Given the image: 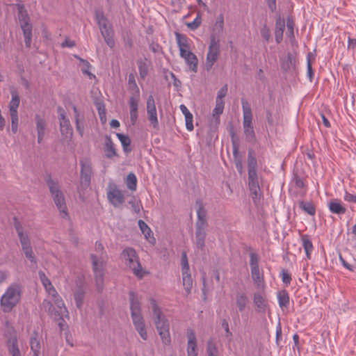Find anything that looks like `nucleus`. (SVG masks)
<instances>
[{"label":"nucleus","mask_w":356,"mask_h":356,"mask_svg":"<svg viewBox=\"0 0 356 356\" xmlns=\"http://www.w3.org/2000/svg\"><path fill=\"white\" fill-rule=\"evenodd\" d=\"M195 204L196 206L197 207V220L195 222V244L197 249L200 250L201 251H203L205 247L207 229L209 227L207 218V212L201 200H197Z\"/></svg>","instance_id":"f257e3e1"},{"label":"nucleus","mask_w":356,"mask_h":356,"mask_svg":"<svg viewBox=\"0 0 356 356\" xmlns=\"http://www.w3.org/2000/svg\"><path fill=\"white\" fill-rule=\"evenodd\" d=\"M52 198L56 207L59 210L61 216L64 218H68L69 214L63 193L62 192L59 194H56V195L52 196Z\"/></svg>","instance_id":"f3484780"},{"label":"nucleus","mask_w":356,"mask_h":356,"mask_svg":"<svg viewBox=\"0 0 356 356\" xmlns=\"http://www.w3.org/2000/svg\"><path fill=\"white\" fill-rule=\"evenodd\" d=\"M202 24V15L200 12L197 13V17L191 22H187L186 24L187 27L191 30H196L198 29Z\"/></svg>","instance_id":"8fccbe9b"},{"label":"nucleus","mask_w":356,"mask_h":356,"mask_svg":"<svg viewBox=\"0 0 356 356\" xmlns=\"http://www.w3.org/2000/svg\"><path fill=\"white\" fill-rule=\"evenodd\" d=\"M39 334L38 331L34 330L30 339L31 349L33 353V356H40V342L38 339Z\"/></svg>","instance_id":"5701e85b"},{"label":"nucleus","mask_w":356,"mask_h":356,"mask_svg":"<svg viewBox=\"0 0 356 356\" xmlns=\"http://www.w3.org/2000/svg\"><path fill=\"white\" fill-rule=\"evenodd\" d=\"M116 136L120 140L123 151L126 154H129L132 151V149L131 147V139L128 136H126L123 134L117 133Z\"/></svg>","instance_id":"c85d7f7f"},{"label":"nucleus","mask_w":356,"mask_h":356,"mask_svg":"<svg viewBox=\"0 0 356 356\" xmlns=\"http://www.w3.org/2000/svg\"><path fill=\"white\" fill-rule=\"evenodd\" d=\"M81 185L83 188H88L91 182L92 174V165L88 160H81Z\"/></svg>","instance_id":"9d476101"},{"label":"nucleus","mask_w":356,"mask_h":356,"mask_svg":"<svg viewBox=\"0 0 356 356\" xmlns=\"http://www.w3.org/2000/svg\"><path fill=\"white\" fill-rule=\"evenodd\" d=\"M74 297L76 307L81 309L85 297L84 289L82 286H78L75 290Z\"/></svg>","instance_id":"c756f323"},{"label":"nucleus","mask_w":356,"mask_h":356,"mask_svg":"<svg viewBox=\"0 0 356 356\" xmlns=\"http://www.w3.org/2000/svg\"><path fill=\"white\" fill-rule=\"evenodd\" d=\"M23 252H24L25 257L31 263V266H33L34 268H37V266H38L37 259H36L35 254L33 251V248H30L29 249H26V250H23Z\"/></svg>","instance_id":"3c124183"},{"label":"nucleus","mask_w":356,"mask_h":356,"mask_svg":"<svg viewBox=\"0 0 356 356\" xmlns=\"http://www.w3.org/2000/svg\"><path fill=\"white\" fill-rule=\"evenodd\" d=\"M21 296V286L17 284L10 285L0 300L2 311L4 313L10 312L20 302Z\"/></svg>","instance_id":"f03ea898"},{"label":"nucleus","mask_w":356,"mask_h":356,"mask_svg":"<svg viewBox=\"0 0 356 356\" xmlns=\"http://www.w3.org/2000/svg\"><path fill=\"white\" fill-rule=\"evenodd\" d=\"M129 302L131 314L142 312L140 300L134 291H129Z\"/></svg>","instance_id":"412c9836"},{"label":"nucleus","mask_w":356,"mask_h":356,"mask_svg":"<svg viewBox=\"0 0 356 356\" xmlns=\"http://www.w3.org/2000/svg\"><path fill=\"white\" fill-rule=\"evenodd\" d=\"M104 149L106 158L113 159L114 156H118V153L115 148L114 143L109 136H106Z\"/></svg>","instance_id":"aec40b11"},{"label":"nucleus","mask_w":356,"mask_h":356,"mask_svg":"<svg viewBox=\"0 0 356 356\" xmlns=\"http://www.w3.org/2000/svg\"><path fill=\"white\" fill-rule=\"evenodd\" d=\"M131 316L132 318L133 324L141 338L144 340H147V334L142 312L131 314Z\"/></svg>","instance_id":"ddd939ff"},{"label":"nucleus","mask_w":356,"mask_h":356,"mask_svg":"<svg viewBox=\"0 0 356 356\" xmlns=\"http://www.w3.org/2000/svg\"><path fill=\"white\" fill-rule=\"evenodd\" d=\"M243 132L245 136V139L248 142L254 143L256 140V136L254 130V127H245L243 128Z\"/></svg>","instance_id":"864d4df0"},{"label":"nucleus","mask_w":356,"mask_h":356,"mask_svg":"<svg viewBox=\"0 0 356 356\" xmlns=\"http://www.w3.org/2000/svg\"><path fill=\"white\" fill-rule=\"evenodd\" d=\"M279 305L280 307H287L289 304V296L286 291L283 290L277 294Z\"/></svg>","instance_id":"4c0bfd02"},{"label":"nucleus","mask_w":356,"mask_h":356,"mask_svg":"<svg viewBox=\"0 0 356 356\" xmlns=\"http://www.w3.org/2000/svg\"><path fill=\"white\" fill-rule=\"evenodd\" d=\"M296 58L291 53H288L286 60L282 64V67L284 70L286 71L291 67H295Z\"/></svg>","instance_id":"58836bf2"},{"label":"nucleus","mask_w":356,"mask_h":356,"mask_svg":"<svg viewBox=\"0 0 356 356\" xmlns=\"http://www.w3.org/2000/svg\"><path fill=\"white\" fill-rule=\"evenodd\" d=\"M54 302L58 309H62L63 311L67 310L63 300L61 299V298L59 296H58L56 298H54Z\"/></svg>","instance_id":"774afa93"},{"label":"nucleus","mask_w":356,"mask_h":356,"mask_svg":"<svg viewBox=\"0 0 356 356\" xmlns=\"http://www.w3.org/2000/svg\"><path fill=\"white\" fill-rule=\"evenodd\" d=\"M37 133L45 134L46 121L39 114L35 115Z\"/></svg>","instance_id":"37998d69"},{"label":"nucleus","mask_w":356,"mask_h":356,"mask_svg":"<svg viewBox=\"0 0 356 356\" xmlns=\"http://www.w3.org/2000/svg\"><path fill=\"white\" fill-rule=\"evenodd\" d=\"M38 275L42 285L44 286L46 290L52 286L51 281L46 276L45 273L42 270H40L38 272Z\"/></svg>","instance_id":"bf43d9fd"},{"label":"nucleus","mask_w":356,"mask_h":356,"mask_svg":"<svg viewBox=\"0 0 356 356\" xmlns=\"http://www.w3.org/2000/svg\"><path fill=\"white\" fill-rule=\"evenodd\" d=\"M147 113L150 124L156 129H159V124L157 118L155 100L153 95H150L147 99Z\"/></svg>","instance_id":"9b49d317"},{"label":"nucleus","mask_w":356,"mask_h":356,"mask_svg":"<svg viewBox=\"0 0 356 356\" xmlns=\"http://www.w3.org/2000/svg\"><path fill=\"white\" fill-rule=\"evenodd\" d=\"M13 220H14V227L16 229L18 237L19 238V241L22 245V250L32 248L29 237L26 234L24 233V229H23L22 225L20 223V222L18 220V219L16 217H15L13 218Z\"/></svg>","instance_id":"2eb2a0df"},{"label":"nucleus","mask_w":356,"mask_h":356,"mask_svg":"<svg viewBox=\"0 0 356 356\" xmlns=\"http://www.w3.org/2000/svg\"><path fill=\"white\" fill-rule=\"evenodd\" d=\"M285 28V20L280 16L276 19L275 30L284 31Z\"/></svg>","instance_id":"338daca9"},{"label":"nucleus","mask_w":356,"mask_h":356,"mask_svg":"<svg viewBox=\"0 0 356 356\" xmlns=\"http://www.w3.org/2000/svg\"><path fill=\"white\" fill-rule=\"evenodd\" d=\"M175 36L177 40V43L179 49H190V45L188 42V40L186 35L179 33V32H175Z\"/></svg>","instance_id":"e433bc0d"},{"label":"nucleus","mask_w":356,"mask_h":356,"mask_svg":"<svg viewBox=\"0 0 356 356\" xmlns=\"http://www.w3.org/2000/svg\"><path fill=\"white\" fill-rule=\"evenodd\" d=\"M150 302L152 307L154 320H160L163 318H165V316L163 315L160 307L156 303V301L154 298H151Z\"/></svg>","instance_id":"ea45409f"},{"label":"nucleus","mask_w":356,"mask_h":356,"mask_svg":"<svg viewBox=\"0 0 356 356\" xmlns=\"http://www.w3.org/2000/svg\"><path fill=\"white\" fill-rule=\"evenodd\" d=\"M242 108H243V127H252V113L250 106L248 102L242 99Z\"/></svg>","instance_id":"a211bd4d"},{"label":"nucleus","mask_w":356,"mask_h":356,"mask_svg":"<svg viewBox=\"0 0 356 356\" xmlns=\"http://www.w3.org/2000/svg\"><path fill=\"white\" fill-rule=\"evenodd\" d=\"M138 226L149 243L152 245H154L156 243V238L154 237L152 232L148 225L143 220H139Z\"/></svg>","instance_id":"4be33fe9"},{"label":"nucleus","mask_w":356,"mask_h":356,"mask_svg":"<svg viewBox=\"0 0 356 356\" xmlns=\"http://www.w3.org/2000/svg\"><path fill=\"white\" fill-rule=\"evenodd\" d=\"M7 338L6 346L10 355L12 356H22L18 346L17 332L14 327H11L5 333Z\"/></svg>","instance_id":"1a4fd4ad"},{"label":"nucleus","mask_w":356,"mask_h":356,"mask_svg":"<svg viewBox=\"0 0 356 356\" xmlns=\"http://www.w3.org/2000/svg\"><path fill=\"white\" fill-rule=\"evenodd\" d=\"M207 353L208 356H218V348L212 339H209L207 342Z\"/></svg>","instance_id":"603ef678"},{"label":"nucleus","mask_w":356,"mask_h":356,"mask_svg":"<svg viewBox=\"0 0 356 356\" xmlns=\"http://www.w3.org/2000/svg\"><path fill=\"white\" fill-rule=\"evenodd\" d=\"M248 297L245 293H238L236 295V305L240 312H243L246 306Z\"/></svg>","instance_id":"a18cd8bd"},{"label":"nucleus","mask_w":356,"mask_h":356,"mask_svg":"<svg viewBox=\"0 0 356 356\" xmlns=\"http://www.w3.org/2000/svg\"><path fill=\"white\" fill-rule=\"evenodd\" d=\"M12 99L9 104L10 114H18L17 108L19 105V96L16 90L11 91Z\"/></svg>","instance_id":"bb28decb"},{"label":"nucleus","mask_w":356,"mask_h":356,"mask_svg":"<svg viewBox=\"0 0 356 356\" xmlns=\"http://www.w3.org/2000/svg\"><path fill=\"white\" fill-rule=\"evenodd\" d=\"M140 100V94H134L129 99L130 120L134 125L138 119V108Z\"/></svg>","instance_id":"dca6fc26"},{"label":"nucleus","mask_w":356,"mask_h":356,"mask_svg":"<svg viewBox=\"0 0 356 356\" xmlns=\"http://www.w3.org/2000/svg\"><path fill=\"white\" fill-rule=\"evenodd\" d=\"M225 106L224 101L216 100V106L213 110V117L219 116L220 114L223 113Z\"/></svg>","instance_id":"13d9d810"},{"label":"nucleus","mask_w":356,"mask_h":356,"mask_svg":"<svg viewBox=\"0 0 356 356\" xmlns=\"http://www.w3.org/2000/svg\"><path fill=\"white\" fill-rule=\"evenodd\" d=\"M109 188L112 189L107 193L108 200L114 207L118 208L124 202V195L115 185L110 186Z\"/></svg>","instance_id":"4468645a"},{"label":"nucleus","mask_w":356,"mask_h":356,"mask_svg":"<svg viewBox=\"0 0 356 356\" xmlns=\"http://www.w3.org/2000/svg\"><path fill=\"white\" fill-rule=\"evenodd\" d=\"M67 311H63L62 309H57L54 307V309L51 310V312H49V315L54 319V321H63V315L67 313Z\"/></svg>","instance_id":"5fc2aeb1"},{"label":"nucleus","mask_w":356,"mask_h":356,"mask_svg":"<svg viewBox=\"0 0 356 356\" xmlns=\"http://www.w3.org/2000/svg\"><path fill=\"white\" fill-rule=\"evenodd\" d=\"M157 332L170 330V323L168 320L163 318L160 320H154Z\"/></svg>","instance_id":"c03bdc74"},{"label":"nucleus","mask_w":356,"mask_h":356,"mask_svg":"<svg viewBox=\"0 0 356 356\" xmlns=\"http://www.w3.org/2000/svg\"><path fill=\"white\" fill-rule=\"evenodd\" d=\"M183 286L187 295L190 294L193 287V279L189 271L182 272Z\"/></svg>","instance_id":"2f4dec72"},{"label":"nucleus","mask_w":356,"mask_h":356,"mask_svg":"<svg viewBox=\"0 0 356 356\" xmlns=\"http://www.w3.org/2000/svg\"><path fill=\"white\" fill-rule=\"evenodd\" d=\"M251 197L254 203L257 205L261 199V191L260 188L250 189Z\"/></svg>","instance_id":"6e6d98bb"},{"label":"nucleus","mask_w":356,"mask_h":356,"mask_svg":"<svg viewBox=\"0 0 356 356\" xmlns=\"http://www.w3.org/2000/svg\"><path fill=\"white\" fill-rule=\"evenodd\" d=\"M12 131L16 134L18 129V114H10Z\"/></svg>","instance_id":"0e129e2a"},{"label":"nucleus","mask_w":356,"mask_h":356,"mask_svg":"<svg viewBox=\"0 0 356 356\" xmlns=\"http://www.w3.org/2000/svg\"><path fill=\"white\" fill-rule=\"evenodd\" d=\"M146 60L147 59H145V60L141 59L137 60L140 76L143 79H144L148 74V66Z\"/></svg>","instance_id":"79ce46f5"},{"label":"nucleus","mask_w":356,"mask_h":356,"mask_svg":"<svg viewBox=\"0 0 356 356\" xmlns=\"http://www.w3.org/2000/svg\"><path fill=\"white\" fill-rule=\"evenodd\" d=\"M18 10V19L24 37L25 46L30 48L32 41V24L30 23V17L24 4H17Z\"/></svg>","instance_id":"7ed1b4c3"},{"label":"nucleus","mask_w":356,"mask_h":356,"mask_svg":"<svg viewBox=\"0 0 356 356\" xmlns=\"http://www.w3.org/2000/svg\"><path fill=\"white\" fill-rule=\"evenodd\" d=\"M61 143L69 145L73 136V129L68 118L59 120Z\"/></svg>","instance_id":"f8f14e48"},{"label":"nucleus","mask_w":356,"mask_h":356,"mask_svg":"<svg viewBox=\"0 0 356 356\" xmlns=\"http://www.w3.org/2000/svg\"><path fill=\"white\" fill-rule=\"evenodd\" d=\"M74 57L77 60H79L81 63H82L83 64H85V67L81 68V72L83 74H87L88 76H89V77L90 79L92 77H95V76L89 71V69L91 67V65L88 60H86L83 58H81V57H79V56H76V55H75Z\"/></svg>","instance_id":"de8ad7c7"},{"label":"nucleus","mask_w":356,"mask_h":356,"mask_svg":"<svg viewBox=\"0 0 356 356\" xmlns=\"http://www.w3.org/2000/svg\"><path fill=\"white\" fill-rule=\"evenodd\" d=\"M126 184L127 188L132 191L136 190L137 187V178L134 173L130 172L127 177Z\"/></svg>","instance_id":"a19ab883"},{"label":"nucleus","mask_w":356,"mask_h":356,"mask_svg":"<svg viewBox=\"0 0 356 356\" xmlns=\"http://www.w3.org/2000/svg\"><path fill=\"white\" fill-rule=\"evenodd\" d=\"M248 186L249 189L260 188L257 172L248 173Z\"/></svg>","instance_id":"09e8293b"},{"label":"nucleus","mask_w":356,"mask_h":356,"mask_svg":"<svg viewBox=\"0 0 356 356\" xmlns=\"http://www.w3.org/2000/svg\"><path fill=\"white\" fill-rule=\"evenodd\" d=\"M180 110L181 111L183 114L185 115L186 129L188 131H193L194 129L193 124V115L188 111V109L186 108V106L184 104H181L180 106Z\"/></svg>","instance_id":"7c9ffc66"},{"label":"nucleus","mask_w":356,"mask_h":356,"mask_svg":"<svg viewBox=\"0 0 356 356\" xmlns=\"http://www.w3.org/2000/svg\"><path fill=\"white\" fill-rule=\"evenodd\" d=\"M224 29V16L222 14H220L217 18L216 21L214 24L213 28V33L215 34L216 36L218 38V35L221 34Z\"/></svg>","instance_id":"473e14b6"},{"label":"nucleus","mask_w":356,"mask_h":356,"mask_svg":"<svg viewBox=\"0 0 356 356\" xmlns=\"http://www.w3.org/2000/svg\"><path fill=\"white\" fill-rule=\"evenodd\" d=\"M228 91L227 84H225L218 92L216 99L220 101H224L223 98L227 95Z\"/></svg>","instance_id":"680f3d73"},{"label":"nucleus","mask_w":356,"mask_h":356,"mask_svg":"<svg viewBox=\"0 0 356 356\" xmlns=\"http://www.w3.org/2000/svg\"><path fill=\"white\" fill-rule=\"evenodd\" d=\"M229 132V134H230V136L232 138V147H233V155H234L235 160H238L239 159L238 158V154H239L238 144L236 142V134L234 131V127L232 124L230 125Z\"/></svg>","instance_id":"f704fd0d"},{"label":"nucleus","mask_w":356,"mask_h":356,"mask_svg":"<svg viewBox=\"0 0 356 356\" xmlns=\"http://www.w3.org/2000/svg\"><path fill=\"white\" fill-rule=\"evenodd\" d=\"M300 207L309 215H314L316 212L314 204L310 202L301 201L299 203Z\"/></svg>","instance_id":"49530a36"},{"label":"nucleus","mask_w":356,"mask_h":356,"mask_svg":"<svg viewBox=\"0 0 356 356\" xmlns=\"http://www.w3.org/2000/svg\"><path fill=\"white\" fill-rule=\"evenodd\" d=\"M189 264L186 253L184 252L181 254V271H189Z\"/></svg>","instance_id":"e2e57ef3"},{"label":"nucleus","mask_w":356,"mask_h":356,"mask_svg":"<svg viewBox=\"0 0 356 356\" xmlns=\"http://www.w3.org/2000/svg\"><path fill=\"white\" fill-rule=\"evenodd\" d=\"M185 60L190 70L193 72H197L198 63L197 56L194 54H189V56L188 55V57L186 58Z\"/></svg>","instance_id":"c9c22d12"},{"label":"nucleus","mask_w":356,"mask_h":356,"mask_svg":"<svg viewBox=\"0 0 356 356\" xmlns=\"http://www.w3.org/2000/svg\"><path fill=\"white\" fill-rule=\"evenodd\" d=\"M220 54V39L215 34H211L209 51L207 54L205 69L209 72L217 61Z\"/></svg>","instance_id":"0eeeda50"},{"label":"nucleus","mask_w":356,"mask_h":356,"mask_svg":"<svg viewBox=\"0 0 356 356\" xmlns=\"http://www.w3.org/2000/svg\"><path fill=\"white\" fill-rule=\"evenodd\" d=\"M188 356H197V342L194 331L192 329H188Z\"/></svg>","instance_id":"6ab92c4d"},{"label":"nucleus","mask_w":356,"mask_h":356,"mask_svg":"<svg viewBox=\"0 0 356 356\" xmlns=\"http://www.w3.org/2000/svg\"><path fill=\"white\" fill-rule=\"evenodd\" d=\"M328 207L330 211L335 214H344L346 211V209L337 199L330 200Z\"/></svg>","instance_id":"393cba45"},{"label":"nucleus","mask_w":356,"mask_h":356,"mask_svg":"<svg viewBox=\"0 0 356 356\" xmlns=\"http://www.w3.org/2000/svg\"><path fill=\"white\" fill-rule=\"evenodd\" d=\"M261 35L266 42H268L270 39V31L266 24H264L261 29Z\"/></svg>","instance_id":"69168bd1"},{"label":"nucleus","mask_w":356,"mask_h":356,"mask_svg":"<svg viewBox=\"0 0 356 356\" xmlns=\"http://www.w3.org/2000/svg\"><path fill=\"white\" fill-rule=\"evenodd\" d=\"M158 333L163 344L170 345L171 343L170 330L159 331Z\"/></svg>","instance_id":"4d7b16f0"},{"label":"nucleus","mask_w":356,"mask_h":356,"mask_svg":"<svg viewBox=\"0 0 356 356\" xmlns=\"http://www.w3.org/2000/svg\"><path fill=\"white\" fill-rule=\"evenodd\" d=\"M95 19L105 42L108 47L113 48L115 46V40L113 39L114 33L112 25L109 23L102 10L95 11Z\"/></svg>","instance_id":"20e7f679"},{"label":"nucleus","mask_w":356,"mask_h":356,"mask_svg":"<svg viewBox=\"0 0 356 356\" xmlns=\"http://www.w3.org/2000/svg\"><path fill=\"white\" fill-rule=\"evenodd\" d=\"M257 161L252 149H248V173L257 172Z\"/></svg>","instance_id":"cd10ccee"},{"label":"nucleus","mask_w":356,"mask_h":356,"mask_svg":"<svg viewBox=\"0 0 356 356\" xmlns=\"http://www.w3.org/2000/svg\"><path fill=\"white\" fill-rule=\"evenodd\" d=\"M90 259L92 261V270L95 273L97 290L99 293H101L104 289L103 259L102 257L99 258L97 255L91 254Z\"/></svg>","instance_id":"6e6552de"},{"label":"nucleus","mask_w":356,"mask_h":356,"mask_svg":"<svg viewBox=\"0 0 356 356\" xmlns=\"http://www.w3.org/2000/svg\"><path fill=\"white\" fill-rule=\"evenodd\" d=\"M302 246L305 249L307 259L311 258V252L313 250V244L308 235H302L301 237Z\"/></svg>","instance_id":"72a5a7b5"},{"label":"nucleus","mask_w":356,"mask_h":356,"mask_svg":"<svg viewBox=\"0 0 356 356\" xmlns=\"http://www.w3.org/2000/svg\"><path fill=\"white\" fill-rule=\"evenodd\" d=\"M122 256L127 262V264L132 270L134 274L138 278L142 279L145 274L142 266L138 261L136 252L134 248H128L122 252Z\"/></svg>","instance_id":"39448f33"},{"label":"nucleus","mask_w":356,"mask_h":356,"mask_svg":"<svg viewBox=\"0 0 356 356\" xmlns=\"http://www.w3.org/2000/svg\"><path fill=\"white\" fill-rule=\"evenodd\" d=\"M45 181L47 185L49 187L50 193L51 196L56 195V194H59L62 193L60 190V187L58 181L54 180L51 176V175H47L45 177Z\"/></svg>","instance_id":"b1692460"},{"label":"nucleus","mask_w":356,"mask_h":356,"mask_svg":"<svg viewBox=\"0 0 356 356\" xmlns=\"http://www.w3.org/2000/svg\"><path fill=\"white\" fill-rule=\"evenodd\" d=\"M129 85L130 88L135 90V94H140L139 88L136 84V80H135V76L134 74L131 73L129 75Z\"/></svg>","instance_id":"052dcab7"},{"label":"nucleus","mask_w":356,"mask_h":356,"mask_svg":"<svg viewBox=\"0 0 356 356\" xmlns=\"http://www.w3.org/2000/svg\"><path fill=\"white\" fill-rule=\"evenodd\" d=\"M250 266L251 277L254 284L258 289L264 291L266 284L263 273L260 271L259 266V257L255 252L250 253Z\"/></svg>","instance_id":"423d86ee"},{"label":"nucleus","mask_w":356,"mask_h":356,"mask_svg":"<svg viewBox=\"0 0 356 356\" xmlns=\"http://www.w3.org/2000/svg\"><path fill=\"white\" fill-rule=\"evenodd\" d=\"M253 302L259 312H265L267 307V302L265 298L260 293H254Z\"/></svg>","instance_id":"a878e982"}]
</instances>
